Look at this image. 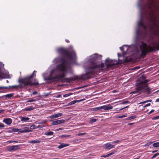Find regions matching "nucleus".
<instances>
[{"label": "nucleus", "instance_id": "1", "mask_svg": "<svg viewBox=\"0 0 159 159\" xmlns=\"http://www.w3.org/2000/svg\"><path fill=\"white\" fill-rule=\"evenodd\" d=\"M102 55L98 53L92 54L85 63L84 68L86 70H105L103 68L105 67L107 69H113L122 63V61H119H119H117L109 58L104 61V63L102 62Z\"/></svg>", "mask_w": 159, "mask_h": 159}, {"label": "nucleus", "instance_id": "2", "mask_svg": "<svg viewBox=\"0 0 159 159\" xmlns=\"http://www.w3.org/2000/svg\"><path fill=\"white\" fill-rule=\"evenodd\" d=\"M57 50L61 56L59 59L60 63L57 66V70H71V64L74 62L77 58L73 48L61 47Z\"/></svg>", "mask_w": 159, "mask_h": 159}, {"label": "nucleus", "instance_id": "3", "mask_svg": "<svg viewBox=\"0 0 159 159\" xmlns=\"http://www.w3.org/2000/svg\"><path fill=\"white\" fill-rule=\"evenodd\" d=\"M146 78L143 74L136 81L135 90L131 92L130 94L134 93L137 95L140 94L143 92L151 90V89L148 87L147 83L150 80H146Z\"/></svg>", "mask_w": 159, "mask_h": 159}, {"label": "nucleus", "instance_id": "4", "mask_svg": "<svg viewBox=\"0 0 159 159\" xmlns=\"http://www.w3.org/2000/svg\"><path fill=\"white\" fill-rule=\"evenodd\" d=\"M67 70H52L48 77H45V80H55L65 82V77Z\"/></svg>", "mask_w": 159, "mask_h": 159}, {"label": "nucleus", "instance_id": "5", "mask_svg": "<svg viewBox=\"0 0 159 159\" xmlns=\"http://www.w3.org/2000/svg\"><path fill=\"white\" fill-rule=\"evenodd\" d=\"M139 48L141 51L140 55V57L143 58L147 54L155 51V49L159 50V43L152 47L148 45L146 43L142 42V44L139 46Z\"/></svg>", "mask_w": 159, "mask_h": 159}, {"label": "nucleus", "instance_id": "6", "mask_svg": "<svg viewBox=\"0 0 159 159\" xmlns=\"http://www.w3.org/2000/svg\"><path fill=\"white\" fill-rule=\"evenodd\" d=\"M36 72L34 70L33 73L30 76H28L23 78H20L18 80V82L20 84L22 87L29 85L30 86L38 85L39 82L37 81V80L34 79V81L33 80L34 77V73Z\"/></svg>", "mask_w": 159, "mask_h": 159}, {"label": "nucleus", "instance_id": "7", "mask_svg": "<svg viewBox=\"0 0 159 159\" xmlns=\"http://www.w3.org/2000/svg\"><path fill=\"white\" fill-rule=\"evenodd\" d=\"M85 74H82L79 75L75 76L74 78L71 80H84L86 79H89L93 77L94 75V70H88Z\"/></svg>", "mask_w": 159, "mask_h": 159}, {"label": "nucleus", "instance_id": "8", "mask_svg": "<svg viewBox=\"0 0 159 159\" xmlns=\"http://www.w3.org/2000/svg\"><path fill=\"white\" fill-rule=\"evenodd\" d=\"M20 148L18 145H13L8 146L7 148V150L8 151L11 152L16 150Z\"/></svg>", "mask_w": 159, "mask_h": 159}, {"label": "nucleus", "instance_id": "9", "mask_svg": "<svg viewBox=\"0 0 159 159\" xmlns=\"http://www.w3.org/2000/svg\"><path fill=\"white\" fill-rule=\"evenodd\" d=\"M143 20V18L142 16H141L140 20L138 22V26H141L143 29H147V26L145 25L143 23L142 21Z\"/></svg>", "mask_w": 159, "mask_h": 159}, {"label": "nucleus", "instance_id": "10", "mask_svg": "<svg viewBox=\"0 0 159 159\" xmlns=\"http://www.w3.org/2000/svg\"><path fill=\"white\" fill-rule=\"evenodd\" d=\"M3 122L7 125H10L12 122V120L10 118L6 117L4 119Z\"/></svg>", "mask_w": 159, "mask_h": 159}, {"label": "nucleus", "instance_id": "11", "mask_svg": "<svg viewBox=\"0 0 159 159\" xmlns=\"http://www.w3.org/2000/svg\"><path fill=\"white\" fill-rule=\"evenodd\" d=\"M65 122V120H58L55 121H53L51 123L52 125H57L60 124L61 123H64Z\"/></svg>", "mask_w": 159, "mask_h": 159}, {"label": "nucleus", "instance_id": "12", "mask_svg": "<svg viewBox=\"0 0 159 159\" xmlns=\"http://www.w3.org/2000/svg\"><path fill=\"white\" fill-rule=\"evenodd\" d=\"M115 145H112L110 143H107L104 145V148L105 149H110L114 148Z\"/></svg>", "mask_w": 159, "mask_h": 159}, {"label": "nucleus", "instance_id": "13", "mask_svg": "<svg viewBox=\"0 0 159 159\" xmlns=\"http://www.w3.org/2000/svg\"><path fill=\"white\" fill-rule=\"evenodd\" d=\"M113 107L110 104H108L101 106L102 109H103L105 110L111 109L113 108Z\"/></svg>", "mask_w": 159, "mask_h": 159}, {"label": "nucleus", "instance_id": "14", "mask_svg": "<svg viewBox=\"0 0 159 159\" xmlns=\"http://www.w3.org/2000/svg\"><path fill=\"white\" fill-rule=\"evenodd\" d=\"M63 114L62 113H59L52 115L50 116L49 118L51 119H54L61 116Z\"/></svg>", "mask_w": 159, "mask_h": 159}, {"label": "nucleus", "instance_id": "15", "mask_svg": "<svg viewBox=\"0 0 159 159\" xmlns=\"http://www.w3.org/2000/svg\"><path fill=\"white\" fill-rule=\"evenodd\" d=\"M129 48V47L127 45H123L122 47H120V50L124 52H126L127 51Z\"/></svg>", "mask_w": 159, "mask_h": 159}, {"label": "nucleus", "instance_id": "16", "mask_svg": "<svg viewBox=\"0 0 159 159\" xmlns=\"http://www.w3.org/2000/svg\"><path fill=\"white\" fill-rule=\"evenodd\" d=\"M21 121H23V122H26L28 121L30 118L28 117H24L22 116H20L19 117Z\"/></svg>", "mask_w": 159, "mask_h": 159}, {"label": "nucleus", "instance_id": "17", "mask_svg": "<svg viewBox=\"0 0 159 159\" xmlns=\"http://www.w3.org/2000/svg\"><path fill=\"white\" fill-rule=\"evenodd\" d=\"M8 76L0 70V80L6 78Z\"/></svg>", "mask_w": 159, "mask_h": 159}, {"label": "nucleus", "instance_id": "18", "mask_svg": "<svg viewBox=\"0 0 159 159\" xmlns=\"http://www.w3.org/2000/svg\"><path fill=\"white\" fill-rule=\"evenodd\" d=\"M69 145L68 144H65L64 143L61 144L59 146L58 148L59 149H61L62 148L66 147Z\"/></svg>", "mask_w": 159, "mask_h": 159}, {"label": "nucleus", "instance_id": "19", "mask_svg": "<svg viewBox=\"0 0 159 159\" xmlns=\"http://www.w3.org/2000/svg\"><path fill=\"white\" fill-rule=\"evenodd\" d=\"M12 96L13 94H8L3 96L0 97V98H1L4 97H6V98H11L12 97Z\"/></svg>", "mask_w": 159, "mask_h": 159}, {"label": "nucleus", "instance_id": "20", "mask_svg": "<svg viewBox=\"0 0 159 159\" xmlns=\"http://www.w3.org/2000/svg\"><path fill=\"white\" fill-rule=\"evenodd\" d=\"M40 142L39 140H32L28 142V143H39Z\"/></svg>", "mask_w": 159, "mask_h": 159}, {"label": "nucleus", "instance_id": "21", "mask_svg": "<svg viewBox=\"0 0 159 159\" xmlns=\"http://www.w3.org/2000/svg\"><path fill=\"white\" fill-rule=\"evenodd\" d=\"M35 107L32 106H30L29 107L25 109L24 110L25 111H30L34 109Z\"/></svg>", "mask_w": 159, "mask_h": 159}, {"label": "nucleus", "instance_id": "22", "mask_svg": "<svg viewBox=\"0 0 159 159\" xmlns=\"http://www.w3.org/2000/svg\"><path fill=\"white\" fill-rule=\"evenodd\" d=\"M102 109L101 106L100 107H98L93 108L92 109V111H96L98 110H100Z\"/></svg>", "mask_w": 159, "mask_h": 159}, {"label": "nucleus", "instance_id": "23", "mask_svg": "<svg viewBox=\"0 0 159 159\" xmlns=\"http://www.w3.org/2000/svg\"><path fill=\"white\" fill-rule=\"evenodd\" d=\"M54 134L53 132L52 131H49L48 132H45L44 134L46 135H52Z\"/></svg>", "mask_w": 159, "mask_h": 159}, {"label": "nucleus", "instance_id": "24", "mask_svg": "<svg viewBox=\"0 0 159 159\" xmlns=\"http://www.w3.org/2000/svg\"><path fill=\"white\" fill-rule=\"evenodd\" d=\"M4 66V64L2 62L0 61V70H5Z\"/></svg>", "mask_w": 159, "mask_h": 159}, {"label": "nucleus", "instance_id": "25", "mask_svg": "<svg viewBox=\"0 0 159 159\" xmlns=\"http://www.w3.org/2000/svg\"><path fill=\"white\" fill-rule=\"evenodd\" d=\"M98 120V119H91L90 120L89 123L90 124H92L94 122H96Z\"/></svg>", "mask_w": 159, "mask_h": 159}, {"label": "nucleus", "instance_id": "26", "mask_svg": "<svg viewBox=\"0 0 159 159\" xmlns=\"http://www.w3.org/2000/svg\"><path fill=\"white\" fill-rule=\"evenodd\" d=\"M136 117L135 116H133L127 118L126 119L127 120H130L135 118Z\"/></svg>", "mask_w": 159, "mask_h": 159}, {"label": "nucleus", "instance_id": "27", "mask_svg": "<svg viewBox=\"0 0 159 159\" xmlns=\"http://www.w3.org/2000/svg\"><path fill=\"white\" fill-rule=\"evenodd\" d=\"M23 130H25L26 131L25 132H30L32 131L31 130L29 129V128L27 127L24 128Z\"/></svg>", "mask_w": 159, "mask_h": 159}, {"label": "nucleus", "instance_id": "28", "mask_svg": "<svg viewBox=\"0 0 159 159\" xmlns=\"http://www.w3.org/2000/svg\"><path fill=\"white\" fill-rule=\"evenodd\" d=\"M114 152H112L110 153H109V154H108L107 155H106L103 156V157H107L114 154Z\"/></svg>", "mask_w": 159, "mask_h": 159}, {"label": "nucleus", "instance_id": "29", "mask_svg": "<svg viewBox=\"0 0 159 159\" xmlns=\"http://www.w3.org/2000/svg\"><path fill=\"white\" fill-rule=\"evenodd\" d=\"M153 146L154 147H159V142H157L154 143L153 144Z\"/></svg>", "mask_w": 159, "mask_h": 159}, {"label": "nucleus", "instance_id": "30", "mask_svg": "<svg viewBox=\"0 0 159 159\" xmlns=\"http://www.w3.org/2000/svg\"><path fill=\"white\" fill-rule=\"evenodd\" d=\"M75 103H76L75 100H74L69 102L68 104V105L70 106L75 104Z\"/></svg>", "mask_w": 159, "mask_h": 159}, {"label": "nucleus", "instance_id": "31", "mask_svg": "<svg viewBox=\"0 0 159 159\" xmlns=\"http://www.w3.org/2000/svg\"><path fill=\"white\" fill-rule=\"evenodd\" d=\"M152 142H149L146 144L145 145H144L143 146V147H147L148 146L151 144L152 143Z\"/></svg>", "mask_w": 159, "mask_h": 159}, {"label": "nucleus", "instance_id": "32", "mask_svg": "<svg viewBox=\"0 0 159 159\" xmlns=\"http://www.w3.org/2000/svg\"><path fill=\"white\" fill-rule=\"evenodd\" d=\"M30 129H37V127L35 125H33L30 126Z\"/></svg>", "mask_w": 159, "mask_h": 159}, {"label": "nucleus", "instance_id": "33", "mask_svg": "<svg viewBox=\"0 0 159 159\" xmlns=\"http://www.w3.org/2000/svg\"><path fill=\"white\" fill-rule=\"evenodd\" d=\"M19 129L16 128H13L12 129V132H18L19 131Z\"/></svg>", "mask_w": 159, "mask_h": 159}, {"label": "nucleus", "instance_id": "34", "mask_svg": "<svg viewBox=\"0 0 159 159\" xmlns=\"http://www.w3.org/2000/svg\"><path fill=\"white\" fill-rule=\"evenodd\" d=\"M73 94L72 93H67L66 94L64 95H63V97L64 98L66 97H68L69 96H70Z\"/></svg>", "mask_w": 159, "mask_h": 159}, {"label": "nucleus", "instance_id": "35", "mask_svg": "<svg viewBox=\"0 0 159 159\" xmlns=\"http://www.w3.org/2000/svg\"><path fill=\"white\" fill-rule=\"evenodd\" d=\"M44 127H45V126L43 125H38L37 126H36L37 129V128L40 129Z\"/></svg>", "mask_w": 159, "mask_h": 159}, {"label": "nucleus", "instance_id": "36", "mask_svg": "<svg viewBox=\"0 0 159 159\" xmlns=\"http://www.w3.org/2000/svg\"><path fill=\"white\" fill-rule=\"evenodd\" d=\"M70 136V135H66V134H62L61 136V137H67Z\"/></svg>", "mask_w": 159, "mask_h": 159}, {"label": "nucleus", "instance_id": "37", "mask_svg": "<svg viewBox=\"0 0 159 159\" xmlns=\"http://www.w3.org/2000/svg\"><path fill=\"white\" fill-rule=\"evenodd\" d=\"M140 33V30L139 29H138L136 30V34L137 35H139Z\"/></svg>", "mask_w": 159, "mask_h": 159}, {"label": "nucleus", "instance_id": "38", "mask_svg": "<svg viewBox=\"0 0 159 159\" xmlns=\"http://www.w3.org/2000/svg\"><path fill=\"white\" fill-rule=\"evenodd\" d=\"M140 68V66H136L134 68H130V69H129V70H136V69H139Z\"/></svg>", "mask_w": 159, "mask_h": 159}, {"label": "nucleus", "instance_id": "39", "mask_svg": "<svg viewBox=\"0 0 159 159\" xmlns=\"http://www.w3.org/2000/svg\"><path fill=\"white\" fill-rule=\"evenodd\" d=\"M159 155V153H156L154 154L153 156L152 157V159L154 158H155L156 156Z\"/></svg>", "mask_w": 159, "mask_h": 159}, {"label": "nucleus", "instance_id": "40", "mask_svg": "<svg viewBox=\"0 0 159 159\" xmlns=\"http://www.w3.org/2000/svg\"><path fill=\"white\" fill-rule=\"evenodd\" d=\"M35 101H36V100L35 99H31L28 100L27 102H32Z\"/></svg>", "mask_w": 159, "mask_h": 159}, {"label": "nucleus", "instance_id": "41", "mask_svg": "<svg viewBox=\"0 0 159 159\" xmlns=\"http://www.w3.org/2000/svg\"><path fill=\"white\" fill-rule=\"evenodd\" d=\"M8 88L7 87L1 86L0 87V89H7Z\"/></svg>", "mask_w": 159, "mask_h": 159}, {"label": "nucleus", "instance_id": "42", "mask_svg": "<svg viewBox=\"0 0 159 159\" xmlns=\"http://www.w3.org/2000/svg\"><path fill=\"white\" fill-rule=\"evenodd\" d=\"M126 116H127V115H122V116H119L118 117L119 118H121L126 117Z\"/></svg>", "mask_w": 159, "mask_h": 159}, {"label": "nucleus", "instance_id": "43", "mask_svg": "<svg viewBox=\"0 0 159 159\" xmlns=\"http://www.w3.org/2000/svg\"><path fill=\"white\" fill-rule=\"evenodd\" d=\"M86 134V133H85V132H84V133H79V134H77V135H78V136H81V135H84L85 134Z\"/></svg>", "mask_w": 159, "mask_h": 159}, {"label": "nucleus", "instance_id": "44", "mask_svg": "<svg viewBox=\"0 0 159 159\" xmlns=\"http://www.w3.org/2000/svg\"><path fill=\"white\" fill-rule=\"evenodd\" d=\"M5 126V125L2 123H0V128H3Z\"/></svg>", "mask_w": 159, "mask_h": 159}, {"label": "nucleus", "instance_id": "45", "mask_svg": "<svg viewBox=\"0 0 159 159\" xmlns=\"http://www.w3.org/2000/svg\"><path fill=\"white\" fill-rule=\"evenodd\" d=\"M159 119V116H155L152 118L153 120H157Z\"/></svg>", "mask_w": 159, "mask_h": 159}, {"label": "nucleus", "instance_id": "46", "mask_svg": "<svg viewBox=\"0 0 159 159\" xmlns=\"http://www.w3.org/2000/svg\"><path fill=\"white\" fill-rule=\"evenodd\" d=\"M128 102H129V101H125L121 103V104H125L128 103Z\"/></svg>", "mask_w": 159, "mask_h": 159}, {"label": "nucleus", "instance_id": "47", "mask_svg": "<svg viewBox=\"0 0 159 159\" xmlns=\"http://www.w3.org/2000/svg\"><path fill=\"white\" fill-rule=\"evenodd\" d=\"M119 141H120L119 140H116V141L112 142V143H116L119 142Z\"/></svg>", "mask_w": 159, "mask_h": 159}, {"label": "nucleus", "instance_id": "48", "mask_svg": "<svg viewBox=\"0 0 159 159\" xmlns=\"http://www.w3.org/2000/svg\"><path fill=\"white\" fill-rule=\"evenodd\" d=\"M151 105V104L150 103H148L146 104L145 106L143 107H147L149 106H150Z\"/></svg>", "mask_w": 159, "mask_h": 159}, {"label": "nucleus", "instance_id": "49", "mask_svg": "<svg viewBox=\"0 0 159 159\" xmlns=\"http://www.w3.org/2000/svg\"><path fill=\"white\" fill-rule=\"evenodd\" d=\"M38 92L37 91H34L32 93V94H33V95H35V94H36Z\"/></svg>", "mask_w": 159, "mask_h": 159}, {"label": "nucleus", "instance_id": "50", "mask_svg": "<svg viewBox=\"0 0 159 159\" xmlns=\"http://www.w3.org/2000/svg\"><path fill=\"white\" fill-rule=\"evenodd\" d=\"M152 101L151 100H147L146 101H145V103L148 102H150Z\"/></svg>", "mask_w": 159, "mask_h": 159}, {"label": "nucleus", "instance_id": "51", "mask_svg": "<svg viewBox=\"0 0 159 159\" xmlns=\"http://www.w3.org/2000/svg\"><path fill=\"white\" fill-rule=\"evenodd\" d=\"M154 110H152L149 112L148 113V114H150L151 113L154 112Z\"/></svg>", "mask_w": 159, "mask_h": 159}, {"label": "nucleus", "instance_id": "52", "mask_svg": "<svg viewBox=\"0 0 159 159\" xmlns=\"http://www.w3.org/2000/svg\"><path fill=\"white\" fill-rule=\"evenodd\" d=\"M129 106H126L125 107H124L123 108H122L121 109H120L119 110H123V109H124L125 108H128V107Z\"/></svg>", "mask_w": 159, "mask_h": 159}, {"label": "nucleus", "instance_id": "53", "mask_svg": "<svg viewBox=\"0 0 159 159\" xmlns=\"http://www.w3.org/2000/svg\"><path fill=\"white\" fill-rule=\"evenodd\" d=\"M25 131H26L25 130H23L20 131H19V132L20 133H25Z\"/></svg>", "mask_w": 159, "mask_h": 159}, {"label": "nucleus", "instance_id": "54", "mask_svg": "<svg viewBox=\"0 0 159 159\" xmlns=\"http://www.w3.org/2000/svg\"><path fill=\"white\" fill-rule=\"evenodd\" d=\"M25 131H26L25 130H23L20 131H19V132L20 133H25Z\"/></svg>", "mask_w": 159, "mask_h": 159}, {"label": "nucleus", "instance_id": "55", "mask_svg": "<svg viewBox=\"0 0 159 159\" xmlns=\"http://www.w3.org/2000/svg\"><path fill=\"white\" fill-rule=\"evenodd\" d=\"M82 101L81 100H75L76 102H80Z\"/></svg>", "mask_w": 159, "mask_h": 159}, {"label": "nucleus", "instance_id": "56", "mask_svg": "<svg viewBox=\"0 0 159 159\" xmlns=\"http://www.w3.org/2000/svg\"><path fill=\"white\" fill-rule=\"evenodd\" d=\"M155 102H159V98L157 99Z\"/></svg>", "mask_w": 159, "mask_h": 159}, {"label": "nucleus", "instance_id": "57", "mask_svg": "<svg viewBox=\"0 0 159 159\" xmlns=\"http://www.w3.org/2000/svg\"><path fill=\"white\" fill-rule=\"evenodd\" d=\"M61 94H59V95H57V98H59L61 97Z\"/></svg>", "mask_w": 159, "mask_h": 159}, {"label": "nucleus", "instance_id": "58", "mask_svg": "<svg viewBox=\"0 0 159 159\" xmlns=\"http://www.w3.org/2000/svg\"><path fill=\"white\" fill-rule=\"evenodd\" d=\"M65 41L67 43H69L70 42L69 41L68 39H66L65 40Z\"/></svg>", "mask_w": 159, "mask_h": 159}, {"label": "nucleus", "instance_id": "59", "mask_svg": "<svg viewBox=\"0 0 159 159\" xmlns=\"http://www.w3.org/2000/svg\"><path fill=\"white\" fill-rule=\"evenodd\" d=\"M17 87V86L14 85V86H10L9 87L14 88V87Z\"/></svg>", "mask_w": 159, "mask_h": 159}, {"label": "nucleus", "instance_id": "60", "mask_svg": "<svg viewBox=\"0 0 159 159\" xmlns=\"http://www.w3.org/2000/svg\"><path fill=\"white\" fill-rule=\"evenodd\" d=\"M145 103V101H144V102H140L139 103V104H142V103Z\"/></svg>", "mask_w": 159, "mask_h": 159}, {"label": "nucleus", "instance_id": "61", "mask_svg": "<svg viewBox=\"0 0 159 159\" xmlns=\"http://www.w3.org/2000/svg\"><path fill=\"white\" fill-rule=\"evenodd\" d=\"M133 124H134L133 123H130L128 124V125H132Z\"/></svg>", "mask_w": 159, "mask_h": 159}, {"label": "nucleus", "instance_id": "62", "mask_svg": "<svg viewBox=\"0 0 159 159\" xmlns=\"http://www.w3.org/2000/svg\"><path fill=\"white\" fill-rule=\"evenodd\" d=\"M9 142L10 143H12V142H14V141H9Z\"/></svg>", "mask_w": 159, "mask_h": 159}, {"label": "nucleus", "instance_id": "63", "mask_svg": "<svg viewBox=\"0 0 159 159\" xmlns=\"http://www.w3.org/2000/svg\"><path fill=\"white\" fill-rule=\"evenodd\" d=\"M157 151H152V153H154L156 152Z\"/></svg>", "mask_w": 159, "mask_h": 159}, {"label": "nucleus", "instance_id": "64", "mask_svg": "<svg viewBox=\"0 0 159 159\" xmlns=\"http://www.w3.org/2000/svg\"><path fill=\"white\" fill-rule=\"evenodd\" d=\"M151 21L153 22V23H154V21L153 20H152V19H151Z\"/></svg>", "mask_w": 159, "mask_h": 159}]
</instances>
